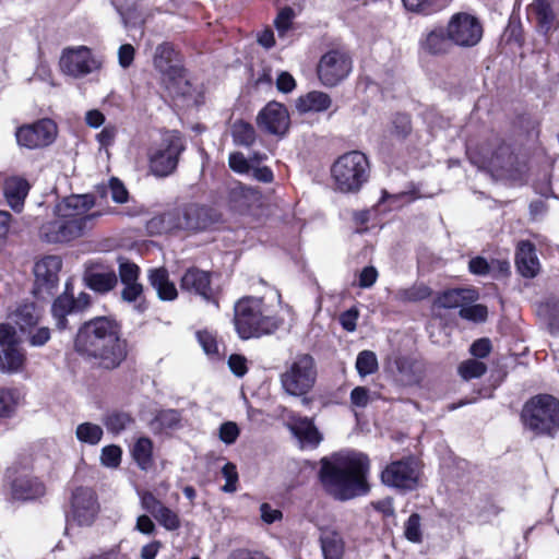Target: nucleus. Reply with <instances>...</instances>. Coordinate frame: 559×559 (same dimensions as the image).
<instances>
[{"mask_svg":"<svg viewBox=\"0 0 559 559\" xmlns=\"http://www.w3.org/2000/svg\"><path fill=\"white\" fill-rule=\"evenodd\" d=\"M74 349L93 366L111 371L128 357V342L121 326L112 318L96 317L83 323L74 338Z\"/></svg>","mask_w":559,"mask_h":559,"instance_id":"f257e3e1","label":"nucleus"},{"mask_svg":"<svg viewBox=\"0 0 559 559\" xmlns=\"http://www.w3.org/2000/svg\"><path fill=\"white\" fill-rule=\"evenodd\" d=\"M368 472L369 460L366 454L346 451L323 457L319 477L329 495L344 501L368 491Z\"/></svg>","mask_w":559,"mask_h":559,"instance_id":"f03ea898","label":"nucleus"},{"mask_svg":"<svg viewBox=\"0 0 559 559\" xmlns=\"http://www.w3.org/2000/svg\"><path fill=\"white\" fill-rule=\"evenodd\" d=\"M234 325L241 340L259 338L274 333L280 321L262 298L245 296L234 305Z\"/></svg>","mask_w":559,"mask_h":559,"instance_id":"7ed1b4c3","label":"nucleus"},{"mask_svg":"<svg viewBox=\"0 0 559 559\" xmlns=\"http://www.w3.org/2000/svg\"><path fill=\"white\" fill-rule=\"evenodd\" d=\"M521 421L536 437L555 438L559 432V400L550 394L531 397L523 405Z\"/></svg>","mask_w":559,"mask_h":559,"instance_id":"20e7f679","label":"nucleus"},{"mask_svg":"<svg viewBox=\"0 0 559 559\" xmlns=\"http://www.w3.org/2000/svg\"><path fill=\"white\" fill-rule=\"evenodd\" d=\"M316 362L309 354H298L285 364L280 381L284 392L292 396H304L314 385Z\"/></svg>","mask_w":559,"mask_h":559,"instance_id":"39448f33","label":"nucleus"},{"mask_svg":"<svg viewBox=\"0 0 559 559\" xmlns=\"http://www.w3.org/2000/svg\"><path fill=\"white\" fill-rule=\"evenodd\" d=\"M369 163L365 154L353 151L341 156L332 167V176L342 192H356L368 179Z\"/></svg>","mask_w":559,"mask_h":559,"instance_id":"423d86ee","label":"nucleus"},{"mask_svg":"<svg viewBox=\"0 0 559 559\" xmlns=\"http://www.w3.org/2000/svg\"><path fill=\"white\" fill-rule=\"evenodd\" d=\"M154 67L162 74L167 90L174 95H185L189 92V83L174 47L167 43L156 47Z\"/></svg>","mask_w":559,"mask_h":559,"instance_id":"0eeeda50","label":"nucleus"},{"mask_svg":"<svg viewBox=\"0 0 559 559\" xmlns=\"http://www.w3.org/2000/svg\"><path fill=\"white\" fill-rule=\"evenodd\" d=\"M186 150V142L178 132H170L160 144L148 152L150 171L159 178L170 176L177 169L179 157Z\"/></svg>","mask_w":559,"mask_h":559,"instance_id":"6e6552de","label":"nucleus"},{"mask_svg":"<svg viewBox=\"0 0 559 559\" xmlns=\"http://www.w3.org/2000/svg\"><path fill=\"white\" fill-rule=\"evenodd\" d=\"M95 200L91 194H72L59 201L53 209V214H60L69 221L78 222L80 229L85 233L92 227L97 213H90L94 207Z\"/></svg>","mask_w":559,"mask_h":559,"instance_id":"1a4fd4ad","label":"nucleus"},{"mask_svg":"<svg viewBox=\"0 0 559 559\" xmlns=\"http://www.w3.org/2000/svg\"><path fill=\"white\" fill-rule=\"evenodd\" d=\"M352 71V59L342 50H330L324 53L317 67L320 82L329 87L336 86L348 76Z\"/></svg>","mask_w":559,"mask_h":559,"instance_id":"9d476101","label":"nucleus"},{"mask_svg":"<svg viewBox=\"0 0 559 559\" xmlns=\"http://www.w3.org/2000/svg\"><path fill=\"white\" fill-rule=\"evenodd\" d=\"M57 124L48 118L16 129L15 138L20 146L36 150L50 145L57 136Z\"/></svg>","mask_w":559,"mask_h":559,"instance_id":"9b49d317","label":"nucleus"},{"mask_svg":"<svg viewBox=\"0 0 559 559\" xmlns=\"http://www.w3.org/2000/svg\"><path fill=\"white\" fill-rule=\"evenodd\" d=\"M418 465L411 457L392 462L381 473L384 485L401 490H414L418 486Z\"/></svg>","mask_w":559,"mask_h":559,"instance_id":"f8f14e48","label":"nucleus"},{"mask_svg":"<svg viewBox=\"0 0 559 559\" xmlns=\"http://www.w3.org/2000/svg\"><path fill=\"white\" fill-rule=\"evenodd\" d=\"M481 35L480 23L467 13H457L449 22L448 36L459 46H474L480 40Z\"/></svg>","mask_w":559,"mask_h":559,"instance_id":"ddd939ff","label":"nucleus"},{"mask_svg":"<svg viewBox=\"0 0 559 559\" xmlns=\"http://www.w3.org/2000/svg\"><path fill=\"white\" fill-rule=\"evenodd\" d=\"M60 67L64 73L74 78H81L98 70L100 61L94 58L87 47L80 46L63 51Z\"/></svg>","mask_w":559,"mask_h":559,"instance_id":"4468645a","label":"nucleus"},{"mask_svg":"<svg viewBox=\"0 0 559 559\" xmlns=\"http://www.w3.org/2000/svg\"><path fill=\"white\" fill-rule=\"evenodd\" d=\"M78 222H72L60 214L46 221L39 227V238L48 243H64L80 238L84 235Z\"/></svg>","mask_w":559,"mask_h":559,"instance_id":"2eb2a0df","label":"nucleus"},{"mask_svg":"<svg viewBox=\"0 0 559 559\" xmlns=\"http://www.w3.org/2000/svg\"><path fill=\"white\" fill-rule=\"evenodd\" d=\"M180 288L189 294L201 297L206 302L218 307L216 290L212 286V273L197 266L187 269L180 280Z\"/></svg>","mask_w":559,"mask_h":559,"instance_id":"dca6fc26","label":"nucleus"},{"mask_svg":"<svg viewBox=\"0 0 559 559\" xmlns=\"http://www.w3.org/2000/svg\"><path fill=\"white\" fill-rule=\"evenodd\" d=\"M468 154L471 160L478 167L489 169L499 176L515 178V174L519 173L518 158L510 146L504 143H501L496 151L490 155H485L480 160H476L469 152Z\"/></svg>","mask_w":559,"mask_h":559,"instance_id":"f3484780","label":"nucleus"},{"mask_svg":"<svg viewBox=\"0 0 559 559\" xmlns=\"http://www.w3.org/2000/svg\"><path fill=\"white\" fill-rule=\"evenodd\" d=\"M99 511L95 491L88 487H78L71 496V513L80 525H91Z\"/></svg>","mask_w":559,"mask_h":559,"instance_id":"a211bd4d","label":"nucleus"},{"mask_svg":"<svg viewBox=\"0 0 559 559\" xmlns=\"http://www.w3.org/2000/svg\"><path fill=\"white\" fill-rule=\"evenodd\" d=\"M257 126L266 133L284 135L289 128L286 107L277 102L267 103L257 116Z\"/></svg>","mask_w":559,"mask_h":559,"instance_id":"6ab92c4d","label":"nucleus"},{"mask_svg":"<svg viewBox=\"0 0 559 559\" xmlns=\"http://www.w3.org/2000/svg\"><path fill=\"white\" fill-rule=\"evenodd\" d=\"M118 262L119 278L123 285L121 299L127 302H135L143 294V285L139 282L140 267L124 258H119Z\"/></svg>","mask_w":559,"mask_h":559,"instance_id":"aec40b11","label":"nucleus"},{"mask_svg":"<svg viewBox=\"0 0 559 559\" xmlns=\"http://www.w3.org/2000/svg\"><path fill=\"white\" fill-rule=\"evenodd\" d=\"M389 369L396 382L408 386L419 383L423 378V364L408 356H396L389 362Z\"/></svg>","mask_w":559,"mask_h":559,"instance_id":"412c9836","label":"nucleus"},{"mask_svg":"<svg viewBox=\"0 0 559 559\" xmlns=\"http://www.w3.org/2000/svg\"><path fill=\"white\" fill-rule=\"evenodd\" d=\"M62 261L58 255H47L34 265L35 283L38 289L49 293L58 284Z\"/></svg>","mask_w":559,"mask_h":559,"instance_id":"4be33fe9","label":"nucleus"},{"mask_svg":"<svg viewBox=\"0 0 559 559\" xmlns=\"http://www.w3.org/2000/svg\"><path fill=\"white\" fill-rule=\"evenodd\" d=\"M28 181L21 177L8 178L4 182V198L9 206L16 213L24 209L25 199L29 192Z\"/></svg>","mask_w":559,"mask_h":559,"instance_id":"5701e85b","label":"nucleus"},{"mask_svg":"<svg viewBox=\"0 0 559 559\" xmlns=\"http://www.w3.org/2000/svg\"><path fill=\"white\" fill-rule=\"evenodd\" d=\"M178 214V229L199 230L207 225L206 214L203 207L197 204H187L176 207Z\"/></svg>","mask_w":559,"mask_h":559,"instance_id":"b1692460","label":"nucleus"},{"mask_svg":"<svg viewBox=\"0 0 559 559\" xmlns=\"http://www.w3.org/2000/svg\"><path fill=\"white\" fill-rule=\"evenodd\" d=\"M478 299V293L471 288L448 289L440 294L433 301V306L443 309H455L465 304H473Z\"/></svg>","mask_w":559,"mask_h":559,"instance_id":"393cba45","label":"nucleus"},{"mask_svg":"<svg viewBox=\"0 0 559 559\" xmlns=\"http://www.w3.org/2000/svg\"><path fill=\"white\" fill-rule=\"evenodd\" d=\"M289 429L304 447L316 448L322 440V436L308 417H293Z\"/></svg>","mask_w":559,"mask_h":559,"instance_id":"a878e982","label":"nucleus"},{"mask_svg":"<svg viewBox=\"0 0 559 559\" xmlns=\"http://www.w3.org/2000/svg\"><path fill=\"white\" fill-rule=\"evenodd\" d=\"M530 14L545 35L558 27L557 14L548 0H535L530 5Z\"/></svg>","mask_w":559,"mask_h":559,"instance_id":"bb28decb","label":"nucleus"},{"mask_svg":"<svg viewBox=\"0 0 559 559\" xmlns=\"http://www.w3.org/2000/svg\"><path fill=\"white\" fill-rule=\"evenodd\" d=\"M515 264L519 273L527 278H533L539 271V262L535 253V247L530 241H522L518 246Z\"/></svg>","mask_w":559,"mask_h":559,"instance_id":"cd10ccee","label":"nucleus"},{"mask_svg":"<svg viewBox=\"0 0 559 559\" xmlns=\"http://www.w3.org/2000/svg\"><path fill=\"white\" fill-rule=\"evenodd\" d=\"M83 280L88 288L99 294L112 290L118 283V277L114 270H100L97 267L86 270Z\"/></svg>","mask_w":559,"mask_h":559,"instance_id":"c85d7f7f","label":"nucleus"},{"mask_svg":"<svg viewBox=\"0 0 559 559\" xmlns=\"http://www.w3.org/2000/svg\"><path fill=\"white\" fill-rule=\"evenodd\" d=\"M319 542L323 559L343 558L345 542L337 531L329 527L320 528Z\"/></svg>","mask_w":559,"mask_h":559,"instance_id":"c756f323","label":"nucleus"},{"mask_svg":"<svg viewBox=\"0 0 559 559\" xmlns=\"http://www.w3.org/2000/svg\"><path fill=\"white\" fill-rule=\"evenodd\" d=\"M79 313L74 306V297L68 293V289L58 296L51 305V314L55 320L56 328L59 331L69 329L68 316Z\"/></svg>","mask_w":559,"mask_h":559,"instance_id":"7c9ffc66","label":"nucleus"},{"mask_svg":"<svg viewBox=\"0 0 559 559\" xmlns=\"http://www.w3.org/2000/svg\"><path fill=\"white\" fill-rule=\"evenodd\" d=\"M147 278L151 286L156 290L159 299L170 301L177 298V288L169 280L168 271L165 267L148 270Z\"/></svg>","mask_w":559,"mask_h":559,"instance_id":"2f4dec72","label":"nucleus"},{"mask_svg":"<svg viewBox=\"0 0 559 559\" xmlns=\"http://www.w3.org/2000/svg\"><path fill=\"white\" fill-rule=\"evenodd\" d=\"M45 486L37 478L21 476L12 483V497L17 500H29L41 497Z\"/></svg>","mask_w":559,"mask_h":559,"instance_id":"473e14b6","label":"nucleus"},{"mask_svg":"<svg viewBox=\"0 0 559 559\" xmlns=\"http://www.w3.org/2000/svg\"><path fill=\"white\" fill-rule=\"evenodd\" d=\"M178 214L176 207L155 215L146 223V229L151 235H162L179 231Z\"/></svg>","mask_w":559,"mask_h":559,"instance_id":"72a5a7b5","label":"nucleus"},{"mask_svg":"<svg viewBox=\"0 0 559 559\" xmlns=\"http://www.w3.org/2000/svg\"><path fill=\"white\" fill-rule=\"evenodd\" d=\"M332 105L331 97L323 92L313 91L298 98L296 107L300 112L324 111Z\"/></svg>","mask_w":559,"mask_h":559,"instance_id":"f704fd0d","label":"nucleus"},{"mask_svg":"<svg viewBox=\"0 0 559 559\" xmlns=\"http://www.w3.org/2000/svg\"><path fill=\"white\" fill-rule=\"evenodd\" d=\"M182 415L178 409H162L157 412L150 423V428L154 432H163L166 430H176L181 427Z\"/></svg>","mask_w":559,"mask_h":559,"instance_id":"c9c22d12","label":"nucleus"},{"mask_svg":"<svg viewBox=\"0 0 559 559\" xmlns=\"http://www.w3.org/2000/svg\"><path fill=\"white\" fill-rule=\"evenodd\" d=\"M449 40L451 39L448 34L445 35L442 28H438L427 34L426 38L421 40V47L429 53L438 55L448 50Z\"/></svg>","mask_w":559,"mask_h":559,"instance_id":"e433bc0d","label":"nucleus"},{"mask_svg":"<svg viewBox=\"0 0 559 559\" xmlns=\"http://www.w3.org/2000/svg\"><path fill=\"white\" fill-rule=\"evenodd\" d=\"M25 361V355L14 345L3 349L0 354V371L17 372L22 369Z\"/></svg>","mask_w":559,"mask_h":559,"instance_id":"4c0bfd02","label":"nucleus"},{"mask_svg":"<svg viewBox=\"0 0 559 559\" xmlns=\"http://www.w3.org/2000/svg\"><path fill=\"white\" fill-rule=\"evenodd\" d=\"M431 288L424 283H416L411 287L397 289L394 299L401 302H417L429 298Z\"/></svg>","mask_w":559,"mask_h":559,"instance_id":"58836bf2","label":"nucleus"},{"mask_svg":"<svg viewBox=\"0 0 559 559\" xmlns=\"http://www.w3.org/2000/svg\"><path fill=\"white\" fill-rule=\"evenodd\" d=\"M39 320V313L34 304H24L14 312V322L25 332L33 329Z\"/></svg>","mask_w":559,"mask_h":559,"instance_id":"ea45409f","label":"nucleus"},{"mask_svg":"<svg viewBox=\"0 0 559 559\" xmlns=\"http://www.w3.org/2000/svg\"><path fill=\"white\" fill-rule=\"evenodd\" d=\"M153 443L146 437L139 438L132 449V456L142 469L152 464Z\"/></svg>","mask_w":559,"mask_h":559,"instance_id":"a19ab883","label":"nucleus"},{"mask_svg":"<svg viewBox=\"0 0 559 559\" xmlns=\"http://www.w3.org/2000/svg\"><path fill=\"white\" fill-rule=\"evenodd\" d=\"M234 142L238 145L250 146L255 141L254 128L242 120L236 121L231 127Z\"/></svg>","mask_w":559,"mask_h":559,"instance_id":"79ce46f5","label":"nucleus"},{"mask_svg":"<svg viewBox=\"0 0 559 559\" xmlns=\"http://www.w3.org/2000/svg\"><path fill=\"white\" fill-rule=\"evenodd\" d=\"M75 435L81 442L97 444L103 437V429L96 424L83 423L76 427Z\"/></svg>","mask_w":559,"mask_h":559,"instance_id":"37998d69","label":"nucleus"},{"mask_svg":"<svg viewBox=\"0 0 559 559\" xmlns=\"http://www.w3.org/2000/svg\"><path fill=\"white\" fill-rule=\"evenodd\" d=\"M356 369L360 377L369 376L378 370V359L373 352L362 350L356 359Z\"/></svg>","mask_w":559,"mask_h":559,"instance_id":"c03bdc74","label":"nucleus"},{"mask_svg":"<svg viewBox=\"0 0 559 559\" xmlns=\"http://www.w3.org/2000/svg\"><path fill=\"white\" fill-rule=\"evenodd\" d=\"M153 516L167 531H177L181 526L178 513L165 504Z\"/></svg>","mask_w":559,"mask_h":559,"instance_id":"a18cd8bd","label":"nucleus"},{"mask_svg":"<svg viewBox=\"0 0 559 559\" xmlns=\"http://www.w3.org/2000/svg\"><path fill=\"white\" fill-rule=\"evenodd\" d=\"M487 371V366L476 359H468L459 366V373L464 380L481 377Z\"/></svg>","mask_w":559,"mask_h":559,"instance_id":"49530a36","label":"nucleus"},{"mask_svg":"<svg viewBox=\"0 0 559 559\" xmlns=\"http://www.w3.org/2000/svg\"><path fill=\"white\" fill-rule=\"evenodd\" d=\"M133 419L127 413H112L106 416L104 425L107 430L119 433L132 424Z\"/></svg>","mask_w":559,"mask_h":559,"instance_id":"de8ad7c7","label":"nucleus"},{"mask_svg":"<svg viewBox=\"0 0 559 559\" xmlns=\"http://www.w3.org/2000/svg\"><path fill=\"white\" fill-rule=\"evenodd\" d=\"M459 314L468 321L484 322L487 319L488 310L484 305L465 304L459 311Z\"/></svg>","mask_w":559,"mask_h":559,"instance_id":"09e8293b","label":"nucleus"},{"mask_svg":"<svg viewBox=\"0 0 559 559\" xmlns=\"http://www.w3.org/2000/svg\"><path fill=\"white\" fill-rule=\"evenodd\" d=\"M404 536L412 543L421 542L420 515L413 513L404 525Z\"/></svg>","mask_w":559,"mask_h":559,"instance_id":"8fccbe9b","label":"nucleus"},{"mask_svg":"<svg viewBox=\"0 0 559 559\" xmlns=\"http://www.w3.org/2000/svg\"><path fill=\"white\" fill-rule=\"evenodd\" d=\"M392 133L399 139H405L412 131L411 118L405 114L395 115Z\"/></svg>","mask_w":559,"mask_h":559,"instance_id":"3c124183","label":"nucleus"},{"mask_svg":"<svg viewBox=\"0 0 559 559\" xmlns=\"http://www.w3.org/2000/svg\"><path fill=\"white\" fill-rule=\"evenodd\" d=\"M122 451L118 445H107L103 448L100 461L107 467H117L121 462Z\"/></svg>","mask_w":559,"mask_h":559,"instance_id":"603ef678","label":"nucleus"},{"mask_svg":"<svg viewBox=\"0 0 559 559\" xmlns=\"http://www.w3.org/2000/svg\"><path fill=\"white\" fill-rule=\"evenodd\" d=\"M222 474L226 479V484L223 486L225 492H235L237 490L238 473L234 463H226L222 468Z\"/></svg>","mask_w":559,"mask_h":559,"instance_id":"864d4df0","label":"nucleus"},{"mask_svg":"<svg viewBox=\"0 0 559 559\" xmlns=\"http://www.w3.org/2000/svg\"><path fill=\"white\" fill-rule=\"evenodd\" d=\"M295 16V13L293 11V9L286 7L284 9H282L275 21H274V24H275V27L278 32V35L280 36H284V34L290 28V25H292V21Z\"/></svg>","mask_w":559,"mask_h":559,"instance_id":"5fc2aeb1","label":"nucleus"},{"mask_svg":"<svg viewBox=\"0 0 559 559\" xmlns=\"http://www.w3.org/2000/svg\"><path fill=\"white\" fill-rule=\"evenodd\" d=\"M139 497L142 509L152 515H155L156 512L164 506V503L158 500L151 491H141L139 492Z\"/></svg>","mask_w":559,"mask_h":559,"instance_id":"6e6d98bb","label":"nucleus"},{"mask_svg":"<svg viewBox=\"0 0 559 559\" xmlns=\"http://www.w3.org/2000/svg\"><path fill=\"white\" fill-rule=\"evenodd\" d=\"M239 436V428L234 421H226L218 429L219 439L226 444H233Z\"/></svg>","mask_w":559,"mask_h":559,"instance_id":"4d7b16f0","label":"nucleus"},{"mask_svg":"<svg viewBox=\"0 0 559 559\" xmlns=\"http://www.w3.org/2000/svg\"><path fill=\"white\" fill-rule=\"evenodd\" d=\"M15 400L12 391L0 389V417H10L14 412Z\"/></svg>","mask_w":559,"mask_h":559,"instance_id":"13d9d810","label":"nucleus"},{"mask_svg":"<svg viewBox=\"0 0 559 559\" xmlns=\"http://www.w3.org/2000/svg\"><path fill=\"white\" fill-rule=\"evenodd\" d=\"M468 270L475 275H488L493 272V265L483 257H475L469 260Z\"/></svg>","mask_w":559,"mask_h":559,"instance_id":"bf43d9fd","label":"nucleus"},{"mask_svg":"<svg viewBox=\"0 0 559 559\" xmlns=\"http://www.w3.org/2000/svg\"><path fill=\"white\" fill-rule=\"evenodd\" d=\"M229 167L238 174H248L251 170L249 160L240 152H235L229 155Z\"/></svg>","mask_w":559,"mask_h":559,"instance_id":"052dcab7","label":"nucleus"},{"mask_svg":"<svg viewBox=\"0 0 559 559\" xmlns=\"http://www.w3.org/2000/svg\"><path fill=\"white\" fill-rule=\"evenodd\" d=\"M370 402V391L366 386H356L350 392V403L355 407L365 408Z\"/></svg>","mask_w":559,"mask_h":559,"instance_id":"680f3d73","label":"nucleus"},{"mask_svg":"<svg viewBox=\"0 0 559 559\" xmlns=\"http://www.w3.org/2000/svg\"><path fill=\"white\" fill-rule=\"evenodd\" d=\"M109 190L111 193V199L116 203H126L128 201V191L124 185L117 178H111L109 181Z\"/></svg>","mask_w":559,"mask_h":559,"instance_id":"e2e57ef3","label":"nucleus"},{"mask_svg":"<svg viewBox=\"0 0 559 559\" xmlns=\"http://www.w3.org/2000/svg\"><path fill=\"white\" fill-rule=\"evenodd\" d=\"M197 337L203 350L207 355H215L218 353L217 342L211 333L206 331L198 332Z\"/></svg>","mask_w":559,"mask_h":559,"instance_id":"0e129e2a","label":"nucleus"},{"mask_svg":"<svg viewBox=\"0 0 559 559\" xmlns=\"http://www.w3.org/2000/svg\"><path fill=\"white\" fill-rule=\"evenodd\" d=\"M50 340V330L47 326L36 329L34 332H29L28 342L32 346L40 347L44 346Z\"/></svg>","mask_w":559,"mask_h":559,"instance_id":"69168bd1","label":"nucleus"},{"mask_svg":"<svg viewBox=\"0 0 559 559\" xmlns=\"http://www.w3.org/2000/svg\"><path fill=\"white\" fill-rule=\"evenodd\" d=\"M228 366L231 372L237 377H242L247 372V359L241 356L234 354L228 359Z\"/></svg>","mask_w":559,"mask_h":559,"instance_id":"338daca9","label":"nucleus"},{"mask_svg":"<svg viewBox=\"0 0 559 559\" xmlns=\"http://www.w3.org/2000/svg\"><path fill=\"white\" fill-rule=\"evenodd\" d=\"M378 278V271L374 266H366L361 270L359 274V287L369 288L371 287Z\"/></svg>","mask_w":559,"mask_h":559,"instance_id":"774afa93","label":"nucleus"}]
</instances>
